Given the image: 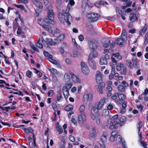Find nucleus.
<instances>
[{"label":"nucleus","mask_w":148,"mask_h":148,"mask_svg":"<svg viewBox=\"0 0 148 148\" xmlns=\"http://www.w3.org/2000/svg\"><path fill=\"white\" fill-rule=\"evenodd\" d=\"M70 9L69 5L67 4V7L64 14L60 13L58 14L59 19L62 23L64 24L66 22L68 25L71 24L70 21L72 20V17L68 13Z\"/></svg>","instance_id":"nucleus-1"},{"label":"nucleus","mask_w":148,"mask_h":148,"mask_svg":"<svg viewBox=\"0 0 148 148\" xmlns=\"http://www.w3.org/2000/svg\"><path fill=\"white\" fill-rule=\"evenodd\" d=\"M105 101L104 98L101 99L99 102L96 103L93 107V110L94 112L96 114L97 113L99 110L101 109L103 107Z\"/></svg>","instance_id":"nucleus-2"},{"label":"nucleus","mask_w":148,"mask_h":148,"mask_svg":"<svg viewBox=\"0 0 148 148\" xmlns=\"http://www.w3.org/2000/svg\"><path fill=\"white\" fill-rule=\"evenodd\" d=\"M79 110L81 115L78 116L79 123L80 124H82L84 121H86V117L84 114V111L85 110V107L83 105L79 108Z\"/></svg>","instance_id":"nucleus-3"},{"label":"nucleus","mask_w":148,"mask_h":148,"mask_svg":"<svg viewBox=\"0 0 148 148\" xmlns=\"http://www.w3.org/2000/svg\"><path fill=\"white\" fill-rule=\"evenodd\" d=\"M87 18L90 19L91 22H95L97 20L99 16V15L95 13H92L87 15Z\"/></svg>","instance_id":"nucleus-4"},{"label":"nucleus","mask_w":148,"mask_h":148,"mask_svg":"<svg viewBox=\"0 0 148 148\" xmlns=\"http://www.w3.org/2000/svg\"><path fill=\"white\" fill-rule=\"evenodd\" d=\"M95 58V56H89L88 61L89 64L91 67L95 70H96L97 68L96 63L93 59Z\"/></svg>","instance_id":"nucleus-5"},{"label":"nucleus","mask_w":148,"mask_h":148,"mask_svg":"<svg viewBox=\"0 0 148 148\" xmlns=\"http://www.w3.org/2000/svg\"><path fill=\"white\" fill-rule=\"evenodd\" d=\"M81 65L83 73L86 75H88L90 73V70L87 65L83 62H81Z\"/></svg>","instance_id":"nucleus-6"},{"label":"nucleus","mask_w":148,"mask_h":148,"mask_svg":"<svg viewBox=\"0 0 148 148\" xmlns=\"http://www.w3.org/2000/svg\"><path fill=\"white\" fill-rule=\"evenodd\" d=\"M96 79L98 84L102 83V75L99 71H97L95 75Z\"/></svg>","instance_id":"nucleus-7"},{"label":"nucleus","mask_w":148,"mask_h":148,"mask_svg":"<svg viewBox=\"0 0 148 148\" xmlns=\"http://www.w3.org/2000/svg\"><path fill=\"white\" fill-rule=\"evenodd\" d=\"M109 56H104L100 58L99 64L101 65H106L107 64V60L109 59Z\"/></svg>","instance_id":"nucleus-8"},{"label":"nucleus","mask_w":148,"mask_h":148,"mask_svg":"<svg viewBox=\"0 0 148 148\" xmlns=\"http://www.w3.org/2000/svg\"><path fill=\"white\" fill-rule=\"evenodd\" d=\"M47 42L49 45H56L59 43L58 39H54L53 41L51 38H47L46 39Z\"/></svg>","instance_id":"nucleus-9"},{"label":"nucleus","mask_w":148,"mask_h":148,"mask_svg":"<svg viewBox=\"0 0 148 148\" xmlns=\"http://www.w3.org/2000/svg\"><path fill=\"white\" fill-rule=\"evenodd\" d=\"M48 17L49 18L54 20V14L53 12V8L51 9H48Z\"/></svg>","instance_id":"nucleus-10"},{"label":"nucleus","mask_w":148,"mask_h":148,"mask_svg":"<svg viewBox=\"0 0 148 148\" xmlns=\"http://www.w3.org/2000/svg\"><path fill=\"white\" fill-rule=\"evenodd\" d=\"M83 99L84 101L87 103L88 101H90L92 100V96L90 94H86L84 95Z\"/></svg>","instance_id":"nucleus-11"},{"label":"nucleus","mask_w":148,"mask_h":148,"mask_svg":"<svg viewBox=\"0 0 148 148\" xmlns=\"http://www.w3.org/2000/svg\"><path fill=\"white\" fill-rule=\"evenodd\" d=\"M119 121H114L112 125H110L109 128L111 130L117 129L118 127Z\"/></svg>","instance_id":"nucleus-12"},{"label":"nucleus","mask_w":148,"mask_h":148,"mask_svg":"<svg viewBox=\"0 0 148 148\" xmlns=\"http://www.w3.org/2000/svg\"><path fill=\"white\" fill-rule=\"evenodd\" d=\"M118 97L119 98V100H118L115 101V102L117 104L119 103L120 101L121 100H124L126 98L125 96L123 94H120L119 95L118 94Z\"/></svg>","instance_id":"nucleus-13"},{"label":"nucleus","mask_w":148,"mask_h":148,"mask_svg":"<svg viewBox=\"0 0 148 148\" xmlns=\"http://www.w3.org/2000/svg\"><path fill=\"white\" fill-rule=\"evenodd\" d=\"M99 84V85L97 86L98 88L97 89L99 93L102 94L103 93V88L105 84L103 83H101Z\"/></svg>","instance_id":"nucleus-14"},{"label":"nucleus","mask_w":148,"mask_h":148,"mask_svg":"<svg viewBox=\"0 0 148 148\" xmlns=\"http://www.w3.org/2000/svg\"><path fill=\"white\" fill-rule=\"evenodd\" d=\"M127 119L126 117L124 116H122L119 120V124L120 125V127H121L126 122Z\"/></svg>","instance_id":"nucleus-15"},{"label":"nucleus","mask_w":148,"mask_h":148,"mask_svg":"<svg viewBox=\"0 0 148 148\" xmlns=\"http://www.w3.org/2000/svg\"><path fill=\"white\" fill-rule=\"evenodd\" d=\"M33 3L40 9H42L43 8V5L40 1L37 0H34L33 1Z\"/></svg>","instance_id":"nucleus-16"},{"label":"nucleus","mask_w":148,"mask_h":148,"mask_svg":"<svg viewBox=\"0 0 148 148\" xmlns=\"http://www.w3.org/2000/svg\"><path fill=\"white\" fill-rule=\"evenodd\" d=\"M131 16L129 17L130 20L132 22H133L136 20H138V18L136 16V15L134 13L132 12L130 13Z\"/></svg>","instance_id":"nucleus-17"},{"label":"nucleus","mask_w":148,"mask_h":148,"mask_svg":"<svg viewBox=\"0 0 148 148\" xmlns=\"http://www.w3.org/2000/svg\"><path fill=\"white\" fill-rule=\"evenodd\" d=\"M45 57L47 59L52 63L55 64H57L58 62L57 61L52 58L53 56H45Z\"/></svg>","instance_id":"nucleus-18"},{"label":"nucleus","mask_w":148,"mask_h":148,"mask_svg":"<svg viewBox=\"0 0 148 148\" xmlns=\"http://www.w3.org/2000/svg\"><path fill=\"white\" fill-rule=\"evenodd\" d=\"M125 40L123 39V38L121 37L118 38L115 42L117 45H119L120 46H123V43Z\"/></svg>","instance_id":"nucleus-19"},{"label":"nucleus","mask_w":148,"mask_h":148,"mask_svg":"<svg viewBox=\"0 0 148 148\" xmlns=\"http://www.w3.org/2000/svg\"><path fill=\"white\" fill-rule=\"evenodd\" d=\"M71 78L73 81L75 83H80V81L79 78L75 76L73 73H71Z\"/></svg>","instance_id":"nucleus-20"},{"label":"nucleus","mask_w":148,"mask_h":148,"mask_svg":"<svg viewBox=\"0 0 148 148\" xmlns=\"http://www.w3.org/2000/svg\"><path fill=\"white\" fill-rule=\"evenodd\" d=\"M43 0L44 4L47 9H51V8H53L48 0Z\"/></svg>","instance_id":"nucleus-21"},{"label":"nucleus","mask_w":148,"mask_h":148,"mask_svg":"<svg viewBox=\"0 0 148 148\" xmlns=\"http://www.w3.org/2000/svg\"><path fill=\"white\" fill-rule=\"evenodd\" d=\"M116 134L117 132L116 131H114L112 133L111 136L110 138V140L111 141L113 142L114 140Z\"/></svg>","instance_id":"nucleus-22"},{"label":"nucleus","mask_w":148,"mask_h":148,"mask_svg":"<svg viewBox=\"0 0 148 148\" xmlns=\"http://www.w3.org/2000/svg\"><path fill=\"white\" fill-rule=\"evenodd\" d=\"M44 21L46 23H50L52 24H54L55 23V22L54 20L49 18H45Z\"/></svg>","instance_id":"nucleus-23"},{"label":"nucleus","mask_w":148,"mask_h":148,"mask_svg":"<svg viewBox=\"0 0 148 148\" xmlns=\"http://www.w3.org/2000/svg\"><path fill=\"white\" fill-rule=\"evenodd\" d=\"M62 91L64 98L66 99H67L69 95V90L62 89Z\"/></svg>","instance_id":"nucleus-24"},{"label":"nucleus","mask_w":148,"mask_h":148,"mask_svg":"<svg viewBox=\"0 0 148 148\" xmlns=\"http://www.w3.org/2000/svg\"><path fill=\"white\" fill-rule=\"evenodd\" d=\"M127 106V102L124 101L122 105V108L121 111V113H123L126 111L125 108Z\"/></svg>","instance_id":"nucleus-25"},{"label":"nucleus","mask_w":148,"mask_h":148,"mask_svg":"<svg viewBox=\"0 0 148 148\" xmlns=\"http://www.w3.org/2000/svg\"><path fill=\"white\" fill-rule=\"evenodd\" d=\"M42 26L46 30L48 31L49 32L51 33L52 32V31L51 27L46 25H42Z\"/></svg>","instance_id":"nucleus-26"},{"label":"nucleus","mask_w":148,"mask_h":148,"mask_svg":"<svg viewBox=\"0 0 148 148\" xmlns=\"http://www.w3.org/2000/svg\"><path fill=\"white\" fill-rule=\"evenodd\" d=\"M109 112L107 109H104L102 112V115L105 117H108L109 116Z\"/></svg>","instance_id":"nucleus-27"},{"label":"nucleus","mask_w":148,"mask_h":148,"mask_svg":"<svg viewBox=\"0 0 148 148\" xmlns=\"http://www.w3.org/2000/svg\"><path fill=\"white\" fill-rule=\"evenodd\" d=\"M90 136L92 138H95L97 136L95 128H93L92 132L90 134Z\"/></svg>","instance_id":"nucleus-28"},{"label":"nucleus","mask_w":148,"mask_h":148,"mask_svg":"<svg viewBox=\"0 0 148 148\" xmlns=\"http://www.w3.org/2000/svg\"><path fill=\"white\" fill-rule=\"evenodd\" d=\"M73 106L71 105H69L65 107L64 110L67 111H69L72 110L73 109Z\"/></svg>","instance_id":"nucleus-29"},{"label":"nucleus","mask_w":148,"mask_h":148,"mask_svg":"<svg viewBox=\"0 0 148 148\" xmlns=\"http://www.w3.org/2000/svg\"><path fill=\"white\" fill-rule=\"evenodd\" d=\"M57 100L58 102H60L62 101L63 98L62 95L59 92H58L57 95Z\"/></svg>","instance_id":"nucleus-30"},{"label":"nucleus","mask_w":148,"mask_h":148,"mask_svg":"<svg viewBox=\"0 0 148 148\" xmlns=\"http://www.w3.org/2000/svg\"><path fill=\"white\" fill-rule=\"evenodd\" d=\"M72 86V84L70 83L69 84H66L65 86L63 87V89H65L66 90H69Z\"/></svg>","instance_id":"nucleus-31"},{"label":"nucleus","mask_w":148,"mask_h":148,"mask_svg":"<svg viewBox=\"0 0 148 148\" xmlns=\"http://www.w3.org/2000/svg\"><path fill=\"white\" fill-rule=\"evenodd\" d=\"M90 49H92V51L95 50L96 47L95 44L92 42H90L89 44Z\"/></svg>","instance_id":"nucleus-32"},{"label":"nucleus","mask_w":148,"mask_h":148,"mask_svg":"<svg viewBox=\"0 0 148 148\" xmlns=\"http://www.w3.org/2000/svg\"><path fill=\"white\" fill-rule=\"evenodd\" d=\"M64 78L65 81L66 82H69L71 80V78L70 75L67 73L65 74L64 75Z\"/></svg>","instance_id":"nucleus-33"},{"label":"nucleus","mask_w":148,"mask_h":148,"mask_svg":"<svg viewBox=\"0 0 148 148\" xmlns=\"http://www.w3.org/2000/svg\"><path fill=\"white\" fill-rule=\"evenodd\" d=\"M116 140H117L118 143H120L121 141L123 142L121 136L120 135H118L117 133L116 136Z\"/></svg>","instance_id":"nucleus-34"},{"label":"nucleus","mask_w":148,"mask_h":148,"mask_svg":"<svg viewBox=\"0 0 148 148\" xmlns=\"http://www.w3.org/2000/svg\"><path fill=\"white\" fill-rule=\"evenodd\" d=\"M121 37L123 38V39L126 40L127 36L126 30L124 29L122 31L121 34Z\"/></svg>","instance_id":"nucleus-35"},{"label":"nucleus","mask_w":148,"mask_h":148,"mask_svg":"<svg viewBox=\"0 0 148 148\" xmlns=\"http://www.w3.org/2000/svg\"><path fill=\"white\" fill-rule=\"evenodd\" d=\"M40 38H39L38 41L37 42L36 44V46L42 49L43 48V45L40 42Z\"/></svg>","instance_id":"nucleus-36"},{"label":"nucleus","mask_w":148,"mask_h":148,"mask_svg":"<svg viewBox=\"0 0 148 148\" xmlns=\"http://www.w3.org/2000/svg\"><path fill=\"white\" fill-rule=\"evenodd\" d=\"M110 43V40L108 39H107L106 41L105 42L103 43V46L104 48H106L108 47Z\"/></svg>","instance_id":"nucleus-37"},{"label":"nucleus","mask_w":148,"mask_h":148,"mask_svg":"<svg viewBox=\"0 0 148 148\" xmlns=\"http://www.w3.org/2000/svg\"><path fill=\"white\" fill-rule=\"evenodd\" d=\"M118 90L121 92H123L125 90V88L124 87L121 85H119L118 87Z\"/></svg>","instance_id":"nucleus-38"},{"label":"nucleus","mask_w":148,"mask_h":148,"mask_svg":"<svg viewBox=\"0 0 148 148\" xmlns=\"http://www.w3.org/2000/svg\"><path fill=\"white\" fill-rule=\"evenodd\" d=\"M65 37L64 35L63 34H61L58 38L57 39H58V41H59V42L61 41Z\"/></svg>","instance_id":"nucleus-39"},{"label":"nucleus","mask_w":148,"mask_h":148,"mask_svg":"<svg viewBox=\"0 0 148 148\" xmlns=\"http://www.w3.org/2000/svg\"><path fill=\"white\" fill-rule=\"evenodd\" d=\"M118 114H116L112 118V119L113 121H116L119 122V119H118Z\"/></svg>","instance_id":"nucleus-40"},{"label":"nucleus","mask_w":148,"mask_h":148,"mask_svg":"<svg viewBox=\"0 0 148 148\" xmlns=\"http://www.w3.org/2000/svg\"><path fill=\"white\" fill-rule=\"evenodd\" d=\"M101 139L102 142L104 143L106 141V136L105 135H103L101 136Z\"/></svg>","instance_id":"nucleus-41"},{"label":"nucleus","mask_w":148,"mask_h":148,"mask_svg":"<svg viewBox=\"0 0 148 148\" xmlns=\"http://www.w3.org/2000/svg\"><path fill=\"white\" fill-rule=\"evenodd\" d=\"M143 125V123L141 121L139 122L138 123V126H137V128L138 130V132L139 133L140 131V128H141Z\"/></svg>","instance_id":"nucleus-42"},{"label":"nucleus","mask_w":148,"mask_h":148,"mask_svg":"<svg viewBox=\"0 0 148 148\" xmlns=\"http://www.w3.org/2000/svg\"><path fill=\"white\" fill-rule=\"evenodd\" d=\"M49 70L52 73L54 74H56L57 73V71L55 69L51 68L49 69Z\"/></svg>","instance_id":"nucleus-43"},{"label":"nucleus","mask_w":148,"mask_h":148,"mask_svg":"<svg viewBox=\"0 0 148 148\" xmlns=\"http://www.w3.org/2000/svg\"><path fill=\"white\" fill-rule=\"evenodd\" d=\"M118 97V94L117 93H115L112 96L111 98L113 100H116V99L117 97Z\"/></svg>","instance_id":"nucleus-44"},{"label":"nucleus","mask_w":148,"mask_h":148,"mask_svg":"<svg viewBox=\"0 0 148 148\" xmlns=\"http://www.w3.org/2000/svg\"><path fill=\"white\" fill-rule=\"evenodd\" d=\"M127 68L126 67H124L122 71H121V74L122 75H126L127 74Z\"/></svg>","instance_id":"nucleus-45"},{"label":"nucleus","mask_w":148,"mask_h":148,"mask_svg":"<svg viewBox=\"0 0 148 148\" xmlns=\"http://www.w3.org/2000/svg\"><path fill=\"white\" fill-rule=\"evenodd\" d=\"M56 129L59 132V134H61L62 133L63 131V129L61 127L57 126L56 127Z\"/></svg>","instance_id":"nucleus-46"},{"label":"nucleus","mask_w":148,"mask_h":148,"mask_svg":"<svg viewBox=\"0 0 148 148\" xmlns=\"http://www.w3.org/2000/svg\"><path fill=\"white\" fill-rule=\"evenodd\" d=\"M61 3V0H58L57 1L56 4V6L58 8H59L60 7Z\"/></svg>","instance_id":"nucleus-47"},{"label":"nucleus","mask_w":148,"mask_h":148,"mask_svg":"<svg viewBox=\"0 0 148 148\" xmlns=\"http://www.w3.org/2000/svg\"><path fill=\"white\" fill-rule=\"evenodd\" d=\"M32 75V72L27 71L26 72V75L29 78H30Z\"/></svg>","instance_id":"nucleus-48"},{"label":"nucleus","mask_w":148,"mask_h":148,"mask_svg":"<svg viewBox=\"0 0 148 148\" xmlns=\"http://www.w3.org/2000/svg\"><path fill=\"white\" fill-rule=\"evenodd\" d=\"M16 7L18 8H20L21 10H25V8L23 6L21 5H14Z\"/></svg>","instance_id":"nucleus-49"},{"label":"nucleus","mask_w":148,"mask_h":148,"mask_svg":"<svg viewBox=\"0 0 148 148\" xmlns=\"http://www.w3.org/2000/svg\"><path fill=\"white\" fill-rule=\"evenodd\" d=\"M69 140L72 142H74L75 141V139L74 136L70 135L69 137Z\"/></svg>","instance_id":"nucleus-50"},{"label":"nucleus","mask_w":148,"mask_h":148,"mask_svg":"<svg viewBox=\"0 0 148 148\" xmlns=\"http://www.w3.org/2000/svg\"><path fill=\"white\" fill-rule=\"evenodd\" d=\"M147 25L146 24H145L144 25V28L141 30V31L143 33H145L147 30Z\"/></svg>","instance_id":"nucleus-51"},{"label":"nucleus","mask_w":148,"mask_h":148,"mask_svg":"<svg viewBox=\"0 0 148 148\" xmlns=\"http://www.w3.org/2000/svg\"><path fill=\"white\" fill-rule=\"evenodd\" d=\"M38 23L39 25L42 26V25H43V24L44 23V20L41 18L39 19L38 21Z\"/></svg>","instance_id":"nucleus-52"},{"label":"nucleus","mask_w":148,"mask_h":148,"mask_svg":"<svg viewBox=\"0 0 148 148\" xmlns=\"http://www.w3.org/2000/svg\"><path fill=\"white\" fill-rule=\"evenodd\" d=\"M111 60H112V61L113 62L116 63V65H119V63L117 62V61L112 56L111 58Z\"/></svg>","instance_id":"nucleus-53"},{"label":"nucleus","mask_w":148,"mask_h":148,"mask_svg":"<svg viewBox=\"0 0 148 148\" xmlns=\"http://www.w3.org/2000/svg\"><path fill=\"white\" fill-rule=\"evenodd\" d=\"M53 91L52 90H51L49 91L47 93V95L48 96L51 97L53 95Z\"/></svg>","instance_id":"nucleus-54"},{"label":"nucleus","mask_w":148,"mask_h":148,"mask_svg":"<svg viewBox=\"0 0 148 148\" xmlns=\"http://www.w3.org/2000/svg\"><path fill=\"white\" fill-rule=\"evenodd\" d=\"M126 64L128 65L130 68H131L132 62L131 61L129 60H127L126 61Z\"/></svg>","instance_id":"nucleus-55"},{"label":"nucleus","mask_w":148,"mask_h":148,"mask_svg":"<svg viewBox=\"0 0 148 148\" xmlns=\"http://www.w3.org/2000/svg\"><path fill=\"white\" fill-rule=\"evenodd\" d=\"M104 53L106 55L108 54V53L109 52V51H110L111 52L112 51H113L112 50V49H110L109 50V51L108 50L105 49L104 50Z\"/></svg>","instance_id":"nucleus-56"},{"label":"nucleus","mask_w":148,"mask_h":148,"mask_svg":"<svg viewBox=\"0 0 148 148\" xmlns=\"http://www.w3.org/2000/svg\"><path fill=\"white\" fill-rule=\"evenodd\" d=\"M113 105L112 104H109L107 107V109L108 110H112L113 109Z\"/></svg>","instance_id":"nucleus-57"},{"label":"nucleus","mask_w":148,"mask_h":148,"mask_svg":"<svg viewBox=\"0 0 148 148\" xmlns=\"http://www.w3.org/2000/svg\"><path fill=\"white\" fill-rule=\"evenodd\" d=\"M60 51L62 55L66 54V52H65V51H64V49L62 48H61L60 49Z\"/></svg>","instance_id":"nucleus-58"},{"label":"nucleus","mask_w":148,"mask_h":148,"mask_svg":"<svg viewBox=\"0 0 148 148\" xmlns=\"http://www.w3.org/2000/svg\"><path fill=\"white\" fill-rule=\"evenodd\" d=\"M106 19L108 20L113 21H115L116 19L114 16L108 17Z\"/></svg>","instance_id":"nucleus-59"},{"label":"nucleus","mask_w":148,"mask_h":148,"mask_svg":"<svg viewBox=\"0 0 148 148\" xmlns=\"http://www.w3.org/2000/svg\"><path fill=\"white\" fill-rule=\"evenodd\" d=\"M140 142L143 147L145 148H146V147H147L145 146L147 145L146 143L144 141H142V140L141 141L140 140Z\"/></svg>","instance_id":"nucleus-60"},{"label":"nucleus","mask_w":148,"mask_h":148,"mask_svg":"<svg viewBox=\"0 0 148 148\" xmlns=\"http://www.w3.org/2000/svg\"><path fill=\"white\" fill-rule=\"evenodd\" d=\"M17 30V34L19 35H20L22 32L21 29L20 27H18Z\"/></svg>","instance_id":"nucleus-61"},{"label":"nucleus","mask_w":148,"mask_h":148,"mask_svg":"<svg viewBox=\"0 0 148 148\" xmlns=\"http://www.w3.org/2000/svg\"><path fill=\"white\" fill-rule=\"evenodd\" d=\"M127 3L126 5H127V6L128 7H130L131 5L132 2V1H130V0H129V1H128V2H127Z\"/></svg>","instance_id":"nucleus-62"},{"label":"nucleus","mask_w":148,"mask_h":148,"mask_svg":"<svg viewBox=\"0 0 148 148\" xmlns=\"http://www.w3.org/2000/svg\"><path fill=\"white\" fill-rule=\"evenodd\" d=\"M66 144L60 143L59 144V146L60 148H65V146Z\"/></svg>","instance_id":"nucleus-63"},{"label":"nucleus","mask_w":148,"mask_h":148,"mask_svg":"<svg viewBox=\"0 0 148 148\" xmlns=\"http://www.w3.org/2000/svg\"><path fill=\"white\" fill-rule=\"evenodd\" d=\"M78 38L79 40L82 41L84 40V37L82 35H79Z\"/></svg>","instance_id":"nucleus-64"}]
</instances>
